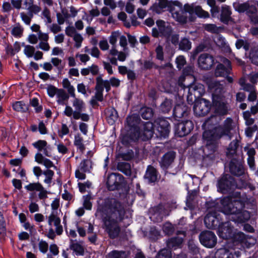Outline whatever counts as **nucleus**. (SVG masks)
<instances>
[{
  "instance_id": "1",
  "label": "nucleus",
  "mask_w": 258,
  "mask_h": 258,
  "mask_svg": "<svg viewBox=\"0 0 258 258\" xmlns=\"http://www.w3.org/2000/svg\"><path fill=\"white\" fill-rule=\"evenodd\" d=\"M100 213L105 231L111 239L117 238L120 232L118 223L125 215L123 206L114 198L105 199L98 207Z\"/></svg>"
},
{
  "instance_id": "2",
  "label": "nucleus",
  "mask_w": 258,
  "mask_h": 258,
  "mask_svg": "<svg viewBox=\"0 0 258 258\" xmlns=\"http://www.w3.org/2000/svg\"><path fill=\"white\" fill-rule=\"evenodd\" d=\"M220 203L221 211L229 215V218L235 223H244L250 219V213L243 210L245 201L226 197L222 199Z\"/></svg>"
},
{
  "instance_id": "3",
  "label": "nucleus",
  "mask_w": 258,
  "mask_h": 258,
  "mask_svg": "<svg viewBox=\"0 0 258 258\" xmlns=\"http://www.w3.org/2000/svg\"><path fill=\"white\" fill-rule=\"evenodd\" d=\"M232 123V120L227 118L225 121L224 127L218 126L215 128L214 132L209 131L203 133V138L206 144L204 149L205 156L213 159V154L217 149L218 141L224 135L228 136L229 140L231 139L229 133Z\"/></svg>"
},
{
  "instance_id": "4",
  "label": "nucleus",
  "mask_w": 258,
  "mask_h": 258,
  "mask_svg": "<svg viewBox=\"0 0 258 258\" xmlns=\"http://www.w3.org/2000/svg\"><path fill=\"white\" fill-rule=\"evenodd\" d=\"M209 87L212 92L215 113H227L230 107L227 100L223 95V85L217 81H211L209 84Z\"/></svg>"
},
{
  "instance_id": "5",
  "label": "nucleus",
  "mask_w": 258,
  "mask_h": 258,
  "mask_svg": "<svg viewBox=\"0 0 258 258\" xmlns=\"http://www.w3.org/2000/svg\"><path fill=\"white\" fill-rule=\"evenodd\" d=\"M154 133V124L150 121H147L144 125V131L134 132L133 129H127V133L123 136L121 143L125 146L129 145L131 143L137 141L140 138L143 141L151 139Z\"/></svg>"
},
{
  "instance_id": "6",
  "label": "nucleus",
  "mask_w": 258,
  "mask_h": 258,
  "mask_svg": "<svg viewBox=\"0 0 258 258\" xmlns=\"http://www.w3.org/2000/svg\"><path fill=\"white\" fill-rule=\"evenodd\" d=\"M34 159L37 163L44 165L48 169L43 172V174L45 177L44 182L48 184V186L50 187L54 173L52 170L49 169V168L51 167L56 168V166L50 160L44 157L41 153H37L35 155Z\"/></svg>"
},
{
  "instance_id": "7",
  "label": "nucleus",
  "mask_w": 258,
  "mask_h": 258,
  "mask_svg": "<svg viewBox=\"0 0 258 258\" xmlns=\"http://www.w3.org/2000/svg\"><path fill=\"white\" fill-rule=\"evenodd\" d=\"M168 10L176 21L182 24L186 23L188 12L186 10L185 5L183 8L180 3L175 1L168 6Z\"/></svg>"
},
{
  "instance_id": "8",
  "label": "nucleus",
  "mask_w": 258,
  "mask_h": 258,
  "mask_svg": "<svg viewBox=\"0 0 258 258\" xmlns=\"http://www.w3.org/2000/svg\"><path fill=\"white\" fill-rule=\"evenodd\" d=\"M52 223L55 226L56 233L58 235H61L63 232V228L60 224V219L54 211L52 212L48 217V224L50 227L46 234L48 238L53 240L55 238L56 235L55 231L51 227Z\"/></svg>"
},
{
  "instance_id": "9",
  "label": "nucleus",
  "mask_w": 258,
  "mask_h": 258,
  "mask_svg": "<svg viewBox=\"0 0 258 258\" xmlns=\"http://www.w3.org/2000/svg\"><path fill=\"white\" fill-rule=\"evenodd\" d=\"M187 88H188L187 101L189 104H191L205 93L204 85L200 83L190 84L187 86Z\"/></svg>"
},
{
  "instance_id": "10",
  "label": "nucleus",
  "mask_w": 258,
  "mask_h": 258,
  "mask_svg": "<svg viewBox=\"0 0 258 258\" xmlns=\"http://www.w3.org/2000/svg\"><path fill=\"white\" fill-rule=\"evenodd\" d=\"M175 115V118L179 122L176 127V133L179 137H184L188 134L194 128V124L191 121L189 120H182L176 118H180L183 116V114H173Z\"/></svg>"
},
{
  "instance_id": "11",
  "label": "nucleus",
  "mask_w": 258,
  "mask_h": 258,
  "mask_svg": "<svg viewBox=\"0 0 258 258\" xmlns=\"http://www.w3.org/2000/svg\"><path fill=\"white\" fill-rule=\"evenodd\" d=\"M126 122L128 129H133V131L141 132L143 133L144 125L147 122H141L139 114H132L127 117Z\"/></svg>"
},
{
  "instance_id": "12",
  "label": "nucleus",
  "mask_w": 258,
  "mask_h": 258,
  "mask_svg": "<svg viewBox=\"0 0 258 258\" xmlns=\"http://www.w3.org/2000/svg\"><path fill=\"white\" fill-rule=\"evenodd\" d=\"M120 80L115 77H111L109 80H103L101 75L96 78V84L98 85L103 91L104 89L106 92H109L111 89V86L118 87L120 85Z\"/></svg>"
},
{
  "instance_id": "13",
  "label": "nucleus",
  "mask_w": 258,
  "mask_h": 258,
  "mask_svg": "<svg viewBox=\"0 0 258 258\" xmlns=\"http://www.w3.org/2000/svg\"><path fill=\"white\" fill-rule=\"evenodd\" d=\"M199 239L201 243L208 248L214 247L217 241L216 235L210 231H205L201 232L199 235Z\"/></svg>"
},
{
  "instance_id": "14",
  "label": "nucleus",
  "mask_w": 258,
  "mask_h": 258,
  "mask_svg": "<svg viewBox=\"0 0 258 258\" xmlns=\"http://www.w3.org/2000/svg\"><path fill=\"white\" fill-rule=\"evenodd\" d=\"M24 188L27 191H38V197L40 200H45L48 198V194H50L39 182L29 183Z\"/></svg>"
},
{
  "instance_id": "15",
  "label": "nucleus",
  "mask_w": 258,
  "mask_h": 258,
  "mask_svg": "<svg viewBox=\"0 0 258 258\" xmlns=\"http://www.w3.org/2000/svg\"><path fill=\"white\" fill-rule=\"evenodd\" d=\"M219 215L212 209H209L208 213L204 219V223L209 229H215L220 224Z\"/></svg>"
},
{
  "instance_id": "16",
  "label": "nucleus",
  "mask_w": 258,
  "mask_h": 258,
  "mask_svg": "<svg viewBox=\"0 0 258 258\" xmlns=\"http://www.w3.org/2000/svg\"><path fill=\"white\" fill-rule=\"evenodd\" d=\"M223 63L218 64L215 71L216 77H225L230 74L231 71L230 61L226 58H223L221 60Z\"/></svg>"
},
{
  "instance_id": "17",
  "label": "nucleus",
  "mask_w": 258,
  "mask_h": 258,
  "mask_svg": "<svg viewBox=\"0 0 258 258\" xmlns=\"http://www.w3.org/2000/svg\"><path fill=\"white\" fill-rule=\"evenodd\" d=\"M233 5L235 11L240 13L245 12L248 17L251 15L255 14L257 11L255 6L253 5H250L248 2L243 3L236 2L233 3Z\"/></svg>"
},
{
  "instance_id": "18",
  "label": "nucleus",
  "mask_w": 258,
  "mask_h": 258,
  "mask_svg": "<svg viewBox=\"0 0 258 258\" xmlns=\"http://www.w3.org/2000/svg\"><path fill=\"white\" fill-rule=\"evenodd\" d=\"M198 61L199 66L201 69L208 70L215 63V59L212 55L207 53H204L199 56Z\"/></svg>"
},
{
  "instance_id": "19",
  "label": "nucleus",
  "mask_w": 258,
  "mask_h": 258,
  "mask_svg": "<svg viewBox=\"0 0 258 258\" xmlns=\"http://www.w3.org/2000/svg\"><path fill=\"white\" fill-rule=\"evenodd\" d=\"M240 254V251L233 248H220L215 252V258H237Z\"/></svg>"
},
{
  "instance_id": "20",
  "label": "nucleus",
  "mask_w": 258,
  "mask_h": 258,
  "mask_svg": "<svg viewBox=\"0 0 258 258\" xmlns=\"http://www.w3.org/2000/svg\"><path fill=\"white\" fill-rule=\"evenodd\" d=\"M234 179L230 175L222 176L218 181V188L222 193L228 192L234 185Z\"/></svg>"
},
{
  "instance_id": "21",
  "label": "nucleus",
  "mask_w": 258,
  "mask_h": 258,
  "mask_svg": "<svg viewBox=\"0 0 258 258\" xmlns=\"http://www.w3.org/2000/svg\"><path fill=\"white\" fill-rule=\"evenodd\" d=\"M185 8L188 14L192 15L195 14L198 17L200 18H209L210 17L209 13L204 10L200 6H196L194 4L191 5L185 4Z\"/></svg>"
},
{
  "instance_id": "22",
  "label": "nucleus",
  "mask_w": 258,
  "mask_h": 258,
  "mask_svg": "<svg viewBox=\"0 0 258 258\" xmlns=\"http://www.w3.org/2000/svg\"><path fill=\"white\" fill-rule=\"evenodd\" d=\"M157 131L161 137L166 138L170 132V125L167 120L163 118H159L155 121Z\"/></svg>"
},
{
  "instance_id": "23",
  "label": "nucleus",
  "mask_w": 258,
  "mask_h": 258,
  "mask_svg": "<svg viewBox=\"0 0 258 258\" xmlns=\"http://www.w3.org/2000/svg\"><path fill=\"white\" fill-rule=\"evenodd\" d=\"M193 106L194 113H209L211 108V103L204 98L194 101Z\"/></svg>"
},
{
  "instance_id": "24",
  "label": "nucleus",
  "mask_w": 258,
  "mask_h": 258,
  "mask_svg": "<svg viewBox=\"0 0 258 258\" xmlns=\"http://www.w3.org/2000/svg\"><path fill=\"white\" fill-rule=\"evenodd\" d=\"M176 156V153L174 151H169L165 153L161 158L159 161L160 165L162 169L166 170L172 167Z\"/></svg>"
},
{
  "instance_id": "25",
  "label": "nucleus",
  "mask_w": 258,
  "mask_h": 258,
  "mask_svg": "<svg viewBox=\"0 0 258 258\" xmlns=\"http://www.w3.org/2000/svg\"><path fill=\"white\" fill-rule=\"evenodd\" d=\"M122 178L123 176L121 174L114 173L110 174L106 182L108 189L109 190L117 189L120 186V181Z\"/></svg>"
},
{
  "instance_id": "26",
  "label": "nucleus",
  "mask_w": 258,
  "mask_h": 258,
  "mask_svg": "<svg viewBox=\"0 0 258 258\" xmlns=\"http://www.w3.org/2000/svg\"><path fill=\"white\" fill-rule=\"evenodd\" d=\"M221 114H213L205 121L202 125L203 128L205 130V132L209 131L214 132L215 128L218 127V126H217L216 125L221 119L220 116Z\"/></svg>"
},
{
  "instance_id": "27",
  "label": "nucleus",
  "mask_w": 258,
  "mask_h": 258,
  "mask_svg": "<svg viewBox=\"0 0 258 258\" xmlns=\"http://www.w3.org/2000/svg\"><path fill=\"white\" fill-rule=\"evenodd\" d=\"M218 235L223 239H228L232 237L233 227L229 222L220 224L218 229Z\"/></svg>"
},
{
  "instance_id": "28",
  "label": "nucleus",
  "mask_w": 258,
  "mask_h": 258,
  "mask_svg": "<svg viewBox=\"0 0 258 258\" xmlns=\"http://www.w3.org/2000/svg\"><path fill=\"white\" fill-rule=\"evenodd\" d=\"M95 94L90 100V103L93 108L99 106L98 102H102L104 100L103 91L96 84L95 86Z\"/></svg>"
},
{
  "instance_id": "29",
  "label": "nucleus",
  "mask_w": 258,
  "mask_h": 258,
  "mask_svg": "<svg viewBox=\"0 0 258 258\" xmlns=\"http://www.w3.org/2000/svg\"><path fill=\"white\" fill-rule=\"evenodd\" d=\"M158 172L156 168L151 165H149L147 168L144 177L150 183L155 182L158 178Z\"/></svg>"
},
{
  "instance_id": "30",
  "label": "nucleus",
  "mask_w": 258,
  "mask_h": 258,
  "mask_svg": "<svg viewBox=\"0 0 258 258\" xmlns=\"http://www.w3.org/2000/svg\"><path fill=\"white\" fill-rule=\"evenodd\" d=\"M231 9L230 7L223 5L221 7L220 20L224 24H228L231 19Z\"/></svg>"
},
{
  "instance_id": "31",
  "label": "nucleus",
  "mask_w": 258,
  "mask_h": 258,
  "mask_svg": "<svg viewBox=\"0 0 258 258\" xmlns=\"http://www.w3.org/2000/svg\"><path fill=\"white\" fill-rule=\"evenodd\" d=\"M244 150L246 152L248 156L247 163L249 168L252 170H255V165L254 161V155L255 154V150L253 148H249L248 147H245Z\"/></svg>"
},
{
  "instance_id": "32",
  "label": "nucleus",
  "mask_w": 258,
  "mask_h": 258,
  "mask_svg": "<svg viewBox=\"0 0 258 258\" xmlns=\"http://www.w3.org/2000/svg\"><path fill=\"white\" fill-rule=\"evenodd\" d=\"M194 72L193 67L192 66H187L183 70V75L181 76L178 79V85L182 88L185 89V86L183 84L185 80V76H190Z\"/></svg>"
},
{
  "instance_id": "33",
  "label": "nucleus",
  "mask_w": 258,
  "mask_h": 258,
  "mask_svg": "<svg viewBox=\"0 0 258 258\" xmlns=\"http://www.w3.org/2000/svg\"><path fill=\"white\" fill-rule=\"evenodd\" d=\"M183 239L179 237H174L169 239L167 242L168 248L175 249L182 243Z\"/></svg>"
},
{
  "instance_id": "34",
  "label": "nucleus",
  "mask_w": 258,
  "mask_h": 258,
  "mask_svg": "<svg viewBox=\"0 0 258 258\" xmlns=\"http://www.w3.org/2000/svg\"><path fill=\"white\" fill-rule=\"evenodd\" d=\"M240 140L235 139L229 144L227 151L228 156H232L236 153L237 150L239 146Z\"/></svg>"
},
{
  "instance_id": "35",
  "label": "nucleus",
  "mask_w": 258,
  "mask_h": 258,
  "mask_svg": "<svg viewBox=\"0 0 258 258\" xmlns=\"http://www.w3.org/2000/svg\"><path fill=\"white\" fill-rule=\"evenodd\" d=\"M74 144L81 154L84 153L86 148L84 144V140L80 134H78L75 136Z\"/></svg>"
},
{
  "instance_id": "36",
  "label": "nucleus",
  "mask_w": 258,
  "mask_h": 258,
  "mask_svg": "<svg viewBox=\"0 0 258 258\" xmlns=\"http://www.w3.org/2000/svg\"><path fill=\"white\" fill-rule=\"evenodd\" d=\"M70 249L73 250L77 255H83L84 254V248L78 242L71 240Z\"/></svg>"
},
{
  "instance_id": "37",
  "label": "nucleus",
  "mask_w": 258,
  "mask_h": 258,
  "mask_svg": "<svg viewBox=\"0 0 258 258\" xmlns=\"http://www.w3.org/2000/svg\"><path fill=\"white\" fill-rule=\"evenodd\" d=\"M229 170L231 174L236 176H240L244 173V169L242 167L236 165L232 161L229 163Z\"/></svg>"
},
{
  "instance_id": "38",
  "label": "nucleus",
  "mask_w": 258,
  "mask_h": 258,
  "mask_svg": "<svg viewBox=\"0 0 258 258\" xmlns=\"http://www.w3.org/2000/svg\"><path fill=\"white\" fill-rule=\"evenodd\" d=\"M62 85L63 88L67 90L68 93L72 97L75 98V89L74 87L71 85L70 81L67 78L62 80Z\"/></svg>"
},
{
  "instance_id": "39",
  "label": "nucleus",
  "mask_w": 258,
  "mask_h": 258,
  "mask_svg": "<svg viewBox=\"0 0 258 258\" xmlns=\"http://www.w3.org/2000/svg\"><path fill=\"white\" fill-rule=\"evenodd\" d=\"M92 161L90 159H84L79 164L78 168L85 172H90L92 169Z\"/></svg>"
},
{
  "instance_id": "40",
  "label": "nucleus",
  "mask_w": 258,
  "mask_h": 258,
  "mask_svg": "<svg viewBox=\"0 0 258 258\" xmlns=\"http://www.w3.org/2000/svg\"><path fill=\"white\" fill-rule=\"evenodd\" d=\"M24 28L19 23L15 24L11 30V34L16 38L21 37L23 33Z\"/></svg>"
},
{
  "instance_id": "41",
  "label": "nucleus",
  "mask_w": 258,
  "mask_h": 258,
  "mask_svg": "<svg viewBox=\"0 0 258 258\" xmlns=\"http://www.w3.org/2000/svg\"><path fill=\"white\" fill-rule=\"evenodd\" d=\"M173 108L172 100L166 98L160 105V110L163 113H168Z\"/></svg>"
},
{
  "instance_id": "42",
  "label": "nucleus",
  "mask_w": 258,
  "mask_h": 258,
  "mask_svg": "<svg viewBox=\"0 0 258 258\" xmlns=\"http://www.w3.org/2000/svg\"><path fill=\"white\" fill-rule=\"evenodd\" d=\"M179 49L183 51H187L191 48V42L189 39L183 37L181 39L179 43Z\"/></svg>"
},
{
  "instance_id": "43",
  "label": "nucleus",
  "mask_w": 258,
  "mask_h": 258,
  "mask_svg": "<svg viewBox=\"0 0 258 258\" xmlns=\"http://www.w3.org/2000/svg\"><path fill=\"white\" fill-rule=\"evenodd\" d=\"M117 169L127 176L131 174V165L126 162H119L117 165Z\"/></svg>"
},
{
  "instance_id": "44",
  "label": "nucleus",
  "mask_w": 258,
  "mask_h": 258,
  "mask_svg": "<svg viewBox=\"0 0 258 258\" xmlns=\"http://www.w3.org/2000/svg\"><path fill=\"white\" fill-rule=\"evenodd\" d=\"M73 102V105L75 109L73 113H80L85 107V103L83 101L75 97Z\"/></svg>"
},
{
  "instance_id": "45",
  "label": "nucleus",
  "mask_w": 258,
  "mask_h": 258,
  "mask_svg": "<svg viewBox=\"0 0 258 258\" xmlns=\"http://www.w3.org/2000/svg\"><path fill=\"white\" fill-rule=\"evenodd\" d=\"M249 58L253 64L258 66V45L251 48L249 53Z\"/></svg>"
},
{
  "instance_id": "46",
  "label": "nucleus",
  "mask_w": 258,
  "mask_h": 258,
  "mask_svg": "<svg viewBox=\"0 0 258 258\" xmlns=\"http://www.w3.org/2000/svg\"><path fill=\"white\" fill-rule=\"evenodd\" d=\"M30 107H33L37 112L42 111L43 109L41 102H40L38 99L35 97L30 100Z\"/></svg>"
},
{
  "instance_id": "47",
  "label": "nucleus",
  "mask_w": 258,
  "mask_h": 258,
  "mask_svg": "<svg viewBox=\"0 0 258 258\" xmlns=\"http://www.w3.org/2000/svg\"><path fill=\"white\" fill-rule=\"evenodd\" d=\"M108 258H126L127 255L124 251L114 250L107 254Z\"/></svg>"
},
{
  "instance_id": "48",
  "label": "nucleus",
  "mask_w": 258,
  "mask_h": 258,
  "mask_svg": "<svg viewBox=\"0 0 258 258\" xmlns=\"http://www.w3.org/2000/svg\"><path fill=\"white\" fill-rule=\"evenodd\" d=\"M77 91L79 93L83 94L85 97H88L89 94L91 93V90L89 87L86 86L84 83H79L77 86Z\"/></svg>"
},
{
  "instance_id": "49",
  "label": "nucleus",
  "mask_w": 258,
  "mask_h": 258,
  "mask_svg": "<svg viewBox=\"0 0 258 258\" xmlns=\"http://www.w3.org/2000/svg\"><path fill=\"white\" fill-rule=\"evenodd\" d=\"M14 110L17 112H25L28 107L23 101H16L12 105Z\"/></svg>"
},
{
  "instance_id": "50",
  "label": "nucleus",
  "mask_w": 258,
  "mask_h": 258,
  "mask_svg": "<svg viewBox=\"0 0 258 258\" xmlns=\"http://www.w3.org/2000/svg\"><path fill=\"white\" fill-rule=\"evenodd\" d=\"M189 111L188 107L184 103L176 104L173 109V113H187Z\"/></svg>"
},
{
  "instance_id": "51",
  "label": "nucleus",
  "mask_w": 258,
  "mask_h": 258,
  "mask_svg": "<svg viewBox=\"0 0 258 258\" xmlns=\"http://www.w3.org/2000/svg\"><path fill=\"white\" fill-rule=\"evenodd\" d=\"M56 96L58 98V101L59 102H63L66 100H68L69 98V95L62 89H59L57 90Z\"/></svg>"
},
{
  "instance_id": "52",
  "label": "nucleus",
  "mask_w": 258,
  "mask_h": 258,
  "mask_svg": "<svg viewBox=\"0 0 258 258\" xmlns=\"http://www.w3.org/2000/svg\"><path fill=\"white\" fill-rule=\"evenodd\" d=\"M120 33L118 31H113L108 37V40L111 46H116V42L119 39Z\"/></svg>"
},
{
  "instance_id": "53",
  "label": "nucleus",
  "mask_w": 258,
  "mask_h": 258,
  "mask_svg": "<svg viewBox=\"0 0 258 258\" xmlns=\"http://www.w3.org/2000/svg\"><path fill=\"white\" fill-rule=\"evenodd\" d=\"M20 18L24 23L27 25H30L31 19L33 18V15L32 13H29V15L24 12H21L20 14Z\"/></svg>"
},
{
  "instance_id": "54",
  "label": "nucleus",
  "mask_w": 258,
  "mask_h": 258,
  "mask_svg": "<svg viewBox=\"0 0 258 258\" xmlns=\"http://www.w3.org/2000/svg\"><path fill=\"white\" fill-rule=\"evenodd\" d=\"M171 252L170 249L163 248L158 253L156 258H171Z\"/></svg>"
},
{
  "instance_id": "55",
  "label": "nucleus",
  "mask_w": 258,
  "mask_h": 258,
  "mask_svg": "<svg viewBox=\"0 0 258 258\" xmlns=\"http://www.w3.org/2000/svg\"><path fill=\"white\" fill-rule=\"evenodd\" d=\"M70 130L67 125L64 123H62L61 127L58 131V135L59 137L62 138L65 135L69 134Z\"/></svg>"
},
{
  "instance_id": "56",
  "label": "nucleus",
  "mask_w": 258,
  "mask_h": 258,
  "mask_svg": "<svg viewBox=\"0 0 258 258\" xmlns=\"http://www.w3.org/2000/svg\"><path fill=\"white\" fill-rule=\"evenodd\" d=\"M47 144V143L46 141L44 140H38V141L33 143L32 145L35 148L37 149L39 152H41ZM38 153H40V152Z\"/></svg>"
},
{
  "instance_id": "57",
  "label": "nucleus",
  "mask_w": 258,
  "mask_h": 258,
  "mask_svg": "<svg viewBox=\"0 0 258 258\" xmlns=\"http://www.w3.org/2000/svg\"><path fill=\"white\" fill-rule=\"evenodd\" d=\"M163 230L165 234L171 235L174 231V228L170 223L166 222L163 225Z\"/></svg>"
},
{
  "instance_id": "58",
  "label": "nucleus",
  "mask_w": 258,
  "mask_h": 258,
  "mask_svg": "<svg viewBox=\"0 0 258 258\" xmlns=\"http://www.w3.org/2000/svg\"><path fill=\"white\" fill-rule=\"evenodd\" d=\"M24 52L28 57H31L34 54L35 48L31 45H26L24 48Z\"/></svg>"
},
{
  "instance_id": "59",
  "label": "nucleus",
  "mask_w": 258,
  "mask_h": 258,
  "mask_svg": "<svg viewBox=\"0 0 258 258\" xmlns=\"http://www.w3.org/2000/svg\"><path fill=\"white\" fill-rule=\"evenodd\" d=\"M155 52L156 54V58L159 60L162 61L164 60V52L163 48L160 45H158L155 49Z\"/></svg>"
},
{
  "instance_id": "60",
  "label": "nucleus",
  "mask_w": 258,
  "mask_h": 258,
  "mask_svg": "<svg viewBox=\"0 0 258 258\" xmlns=\"http://www.w3.org/2000/svg\"><path fill=\"white\" fill-rule=\"evenodd\" d=\"M143 69L144 70H151L152 68H157V66L151 60H145L143 62Z\"/></svg>"
},
{
  "instance_id": "61",
  "label": "nucleus",
  "mask_w": 258,
  "mask_h": 258,
  "mask_svg": "<svg viewBox=\"0 0 258 258\" xmlns=\"http://www.w3.org/2000/svg\"><path fill=\"white\" fill-rule=\"evenodd\" d=\"M42 15L43 18L45 19L46 23H51L52 21L50 18V13L48 9L46 7L44 8L42 12Z\"/></svg>"
},
{
  "instance_id": "62",
  "label": "nucleus",
  "mask_w": 258,
  "mask_h": 258,
  "mask_svg": "<svg viewBox=\"0 0 258 258\" xmlns=\"http://www.w3.org/2000/svg\"><path fill=\"white\" fill-rule=\"evenodd\" d=\"M119 157L124 160L129 161L134 157V152L132 150L127 151L126 153L119 154Z\"/></svg>"
},
{
  "instance_id": "63",
  "label": "nucleus",
  "mask_w": 258,
  "mask_h": 258,
  "mask_svg": "<svg viewBox=\"0 0 258 258\" xmlns=\"http://www.w3.org/2000/svg\"><path fill=\"white\" fill-rule=\"evenodd\" d=\"M176 63L177 68L180 70L186 63V60L183 56H179L176 59Z\"/></svg>"
},
{
  "instance_id": "64",
  "label": "nucleus",
  "mask_w": 258,
  "mask_h": 258,
  "mask_svg": "<svg viewBox=\"0 0 258 258\" xmlns=\"http://www.w3.org/2000/svg\"><path fill=\"white\" fill-rule=\"evenodd\" d=\"M40 251L43 253H46L48 249V244L45 241L41 240L38 243Z\"/></svg>"
}]
</instances>
